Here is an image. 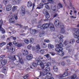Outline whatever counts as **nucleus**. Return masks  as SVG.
<instances>
[{"instance_id":"f257e3e1","label":"nucleus","mask_w":79,"mask_h":79,"mask_svg":"<svg viewBox=\"0 0 79 79\" xmlns=\"http://www.w3.org/2000/svg\"><path fill=\"white\" fill-rule=\"evenodd\" d=\"M73 35L74 37L79 40V29H75L73 31Z\"/></svg>"},{"instance_id":"f03ea898","label":"nucleus","mask_w":79,"mask_h":79,"mask_svg":"<svg viewBox=\"0 0 79 79\" xmlns=\"http://www.w3.org/2000/svg\"><path fill=\"white\" fill-rule=\"evenodd\" d=\"M45 69H43L42 72H40V76H45L46 75L47 71H50V68H48L47 69V67H46L45 68Z\"/></svg>"},{"instance_id":"7ed1b4c3","label":"nucleus","mask_w":79,"mask_h":79,"mask_svg":"<svg viewBox=\"0 0 79 79\" xmlns=\"http://www.w3.org/2000/svg\"><path fill=\"white\" fill-rule=\"evenodd\" d=\"M67 76H68V71L66 70L63 75L61 74L58 75L56 76V77L59 79H63V77H65Z\"/></svg>"},{"instance_id":"20e7f679","label":"nucleus","mask_w":79,"mask_h":79,"mask_svg":"<svg viewBox=\"0 0 79 79\" xmlns=\"http://www.w3.org/2000/svg\"><path fill=\"white\" fill-rule=\"evenodd\" d=\"M58 37L60 39L58 43H60V44L61 45V47H63V44H62V43H63V40L62 39L63 38V36L61 35H58Z\"/></svg>"},{"instance_id":"39448f33","label":"nucleus","mask_w":79,"mask_h":79,"mask_svg":"<svg viewBox=\"0 0 79 79\" xmlns=\"http://www.w3.org/2000/svg\"><path fill=\"white\" fill-rule=\"evenodd\" d=\"M15 15H11V18L9 19V21L10 23H12V24L15 23Z\"/></svg>"},{"instance_id":"423d86ee","label":"nucleus","mask_w":79,"mask_h":79,"mask_svg":"<svg viewBox=\"0 0 79 79\" xmlns=\"http://www.w3.org/2000/svg\"><path fill=\"white\" fill-rule=\"evenodd\" d=\"M50 26H53V23H49L48 24L46 23L42 25L43 29H44L45 28H47L48 27H50Z\"/></svg>"},{"instance_id":"0eeeda50","label":"nucleus","mask_w":79,"mask_h":79,"mask_svg":"<svg viewBox=\"0 0 79 79\" xmlns=\"http://www.w3.org/2000/svg\"><path fill=\"white\" fill-rule=\"evenodd\" d=\"M3 25V21L2 20H0V30L1 31H2V34H4L5 32V30L2 28V25Z\"/></svg>"},{"instance_id":"6e6552de","label":"nucleus","mask_w":79,"mask_h":79,"mask_svg":"<svg viewBox=\"0 0 79 79\" xmlns=\"http://www.w3.org/2000/svg\"><path fill=\"white\" fill-rule=\"evenodd\" d=\"M21 10V14L22 15H24L26 14V11H25V6H22Z\"/></svg>"},{"instance_id":"1a4fd4ad","label":"nucleus","mask_w":79,"mask_h":79,"mask_svg":"<svg viewBox=\"0 0 79 79\" xmlns=\"http://www.w3.org/2000/svg\"><path fill=\"white\" fill-rule=\"evenodd\" d=\"M60 27L61 29V30L60 31L61 33L62 34H64V33L65 32V30L64 29V25H60Z\"/></svg>"},{"instance_id":"9d476101","label":"nucleus","mask_w":79,"mask_h":79,"mask_svg":"<svg viewBox=\"0 0 79 79\" xmlns=\"http://www.w3.org/2000/svg\"><path fill=\"white\" fill-rule=\"evenodd\" d=\"M39 50H40V46L39 44L36 46V49L35 50V51L36 53H38V52L39 51Z\"/></svg>"},{"instance_id":"9b49d317","label":"nucleus","mask_w":79,"mask_h":79,"mask_svg":"<svg viewBox=\"0 0 79 79\" xmlns=\"http://www.w3.org/2000/svg\"><path fill=\"white\" fill-rule=\"evenodd\" d=\"M55 26L57 27H59V24H60V22L59 20L58 19H56L55 22Z\"/></svg>"},{"instance_id":"f8f14e48","label":"nucleus","mask_w":79,"mask_h":79,"mask_svg":"<svg viewBox=\"0 0 79 79\" xmlns=\"http://www.w3.org/2000/svg\"><path fill=\"white\" fill-rule=\"evenodd\" d=\"M27 59L28 60H31L33 58V56L32 54H30L29 55H27L26 56Z\"/></svg>"},{"instance_id":"ddd939ff","label":"nucleus","mask_w":79,"mask_h":79,"mask_svg":"<svg viewBox=\"0 0 79 79\" xmlns=\"http://www.w3.org/2000/svg\"><path fill=\"white\" fill-rule=\"evenodd\" d=\"M57 53V54L59 55H60V56H63V55H64V52L61 51H58Z\"/></svg>"},{"instance_id":"4468645a","label":"nucleus","mask_w":79,"mask_h":79,"mask_svg":"<svg viewBox=\"0 0 79 79\" xmlns=\"http://www.w3.org/2000/svg\"><path fill=\"white\" fill-rule=\"evenodd\" d=\"M49 72V71H47L46 74L47 77H46L45 78H47V79H48V77H51V76H52V74H51V73L50 72Z\"/></svg>"},{"instance_id":"2eb2a0df","label":"nucleus","mask_w":79,"mask_h":79,"mask_svg":"<svg viewBox=\"0 0 79 79\" xmlns=\"http://www.w3.org/2000/svg\"><path fill=\"white\" fill-rule=\"evenodd\" d=\"M12 7L11 5H8L7 6L6 10L7 11H10L11 10Z\"/></svg>"},{"instance_id":"dca6fc26","label":"nucleus","mask_w":79,"mask_h":79,"mask_svg":"<svg viewBox=\"0 0 79 79\" xmlns=\"http://www.w3.org/2000/svg\"><path fill=\"white\" fill-rule=\"evenodd\" d=\"M44 4H43V3H40V6H38L37 7V9H40L44 7Z\"/></svg>"},{"instance_id":"f3484780","label":"nucleus","mask_w":79,"mask_h":79,"mask_svg":"<svg viewBox=\"0 0 79 79\" xmlns=\"http://www.w3.org/2000/svg\"><path fill=\"white\" fill-rule=\"evenodd\" d=\"M36 32H37V31L35 30V29L31 30H30V33L31 34H35Z\"/></svg>"},{"instance_id":"a211bd4d","label":"nucleus","mask_w":79,"mask_h":79,"mask_svg":"<svg viewBox=\"0 0 79 79\" xmlns=\"http://www.w3.org/2000/svg\"><path fill=\"white\" fill-rule=\"evenodd\" d=\"M63 5L60 3H59L58 4L57 8L60 9V8H63Z\"/></svg>"},{"instance_id":"6ab92c4d","label":"nucleus","mask_w":79,"mask_h":79,"mask_svg":"<svg viewBox=\"0 0 79 79\" xmlns=\"http://www.w3.org/2000/svg\"><path fill=\"white\" fill-rule=\"evenodd\" d=\"M55 51H56V52H58V51H62V50H63V48L62 47H60L59 48H56L55 49Z\"/></svg>"},{"instance_id":"aec40b11","label":"nucleus","mask_w":79,"mask_h":79,"mask_svg":"<svg viewBox=\"0 0 79 79\" xmlns=\"http://www.w3.org/2000/svg\"><path fill=\"white\" fill-rule=\"evenodd\" d=\"M7 62V60H6V59H4V60H3L2 61L1 63L2 65H5L6 63V62Z\"/></svg>"},{"instance_id":"412c9836","label":"nucleus","mask_w":79,"mask_h":79,"mask_svg":"<svg viewBox=\"0 0 79 79\" xmlns=\"http://www.w3.org/2000/svg\"><path fill=\"white\" fill-rule=\"evenodd\" d=\"M32 3L31 2L29 1L27 3V6H28V7H31V6H32Z\"/></svg>"},{"instance_id":"4be33fe9","label":"nucleus","mask_w":79,"mask_h":79,"mask_svg":"<svg viewBox=\"0 0 79 79\" xmlns=\"http://www.w3.org/2000/svg\"><path fill=\"white\" fill-rule=\"evenodd\" d=\"M50 30L52 32V31H55V28L54 27V26L53 24V26L51 25L50 26Z\"/></svg>"},{"instance_id":"5701e85b","label":"nucleus","mask_w":79,"mask_h":79,"mask_svg":"<svg viewBox=\"0 0 79 79\" xmlns=\"http://www.w3.org/2000/svg\"><path fill=\"white\" fill-rule=\"evenodd\" d=\"M19 63L20 62L21 64H24V61H23V60L21 58L20 59L19 57Z\"/></svg>"},{"instance_id":"b1692460","label":"nucleus","mask_w":79,"mask_h":79,"mask_svg":"<svg viewBox=\"0 0 79 79\" xmlns=\"http://www.w3.org/2000/svg\"><path fill=\"white\" fill-rule=\"evenodd\" d=\"M53 69L55 72H57L58 71V67L56 66H54L53 67Z\"/></svg>"},{"instance_id":"393cba45","label":"nucleus","mask_w":79,"mask_h":79,"mask_svg":"<svg viewBox=\"0 0 79 79\" xmlns=\"http://www.w3.org/2000/svg\"><path fill=\"white\" fill-rule=\"evenodd\" d=\"M8 51L9 52H15V49L13 50V47H11L8 49Z\"/></svg>"},{"instance_id":"a878e982","label":"nucleus","mask_w":79,"mask_h":79,"mask_svg":"<svg viewBox=\"0 0 79 79\" xmlns=\"http://www.w3.org/2000/svg\"><path fill=\"white\" fill-rule=\"evenodd\" d=\"M54 48V46L52 44H48V48L52 49Z\"/></svg>"},{"instance_id":"bb28decb","label":"nucleus","mask_w":79,"mask_h":79,"mask_svg":"<svg viewBox=\"0 0 79 79\" xmlns=\"http://www.w3.org/2000/svg\"><path fill=\"white\" fill-rule=\"evenodd\" d=\"M44 34H45V32L44 31H42V32H40V37H43V36L44 35Z\"/></svg>"},{"instance_id":"cd10ccee","label":"nucleus","mask_w":79,"mask_h":79,"mask_svg":"<svg viewBox=\"0 0 79 79\" xmlns=\"http://www.w3.org/2000/svg\"><path fill=\"white\" fill-rule=\"evenodd\" d=\"M43 13L44 15H46L48 13V11L46 10H43Z\"/></svg>"},{"instance_id":"c85d7f7f","label":"nucleus","mask_w":79,"mask_h":79,"mask_svg":"<svg viewBox=\"0 0 79 79\" xmlns=\"http://www.w3.org/2000/svg\"><path fill=\"white\" fill-rule=\"evenodd\" d=\"M13 3L14 5H16V4H18L19 3L18 1L16 0H12Z\"/></svg>"},{"instance_id":"c756f323","label":"nucleus","mask_w":79,"mask_h":79,"mask_svg":"<svg viewBox=\"0 0 79 79\" xmlns=\"http://www.w3.org/2000/svg\"><path fill=\"white\" fill-rule=\"evenodd\" d=\"M42 3L44 4V5H46L47 4H48L49 2H47L46 3V0H42Z\"/></svg>"},{"instance_id":"7c9ffc66","label":"nucleus","mask_w":79,"mask_h":79,"mask_svg":"<svg viewBox=\"0 0 79 79\" xmlns=\"http://www.w3.org/2000/svg\"><path fill=\"white\" fill-rule=\"evenodd\" d=\"M13 62L14 64H15V65H18L19 64V62L17 61L16 60H14Z\"/></svg>"},{"instance_id":"2f4dec72","label":"nucleus","mask_w":79,"mask_h":79,"mask_svg":"<svg viewBox=\"0 0 79 79\" xmlns=\"http://www.w3.org/2000/svg\"><path fill=\"white\" fill-rule=\"evenodd\" d=\"M74 42H75V40H74V39H73L70 40L69 41V44H73V43H74Z\"/></svg>"},{"instance_id":"473e14b6","label":"nucleus","mask_w":79,"mask_h":79,"mask_svg":"<svg viewBox=\"0 0 79 79\" xmlns=\"http://www.w3.org/2000/svg\"><path fill=\"white\" fill-rule=\"evenodd\" d=\"M51 65V63L50 62H48L46 64V66H47V67H46V68H47V69H48V68H50V67H49L48 66H50Z\"/></svg>"},{"instance_id":"72a5a7b5","label":"nucleus","mask_w":79,"mask_h":79,"mask_svg":"<svg viewBox=\"0 0 79 79\" xmlns=\"http://www.w3.org/2000/svg\"><path fill=\"white\" fill-rule=\"evenodd\" d=\"M32 65L33 66V67H34L35 68H36V67L37 66V64L35 62H33Z\"/></svg>"},{"instance_id":"f704fd0d","label":"nucleus","mask_w":79,"mask_h":79,"mask_svg":"<svg viewBox=\"0 0 79 79\" xmlns=\"http://www.w3.org/2000/svg\"><path fill=\"white\" fill-rule=\"evenodd\" d=\"M44 56H46V57L47 58H49L50 59H51V57H50V54H48L44 55Z\"/></svg>"},{"instance_id":"c9c22d12","label":"nucleus","mask_w":79,"mask_h":79,"mask_svg":"<svg viewBox=\"0 0 79 79\" xmlns=\"http://www.w3.org/2000/svg\"><path fill=\"white\" fill-rule=\"evenodd\" d=\"M28 53V51H27L26 49H25V50H24L23 55H27Z\"/></svg>"},{"instance_id":"e433bc0d","label":"nucleus","mask_w":79,"mask_h":79,"mask_svg":"<svg viewBox=\"0 0 79 79\" xmlns=\"http://www.w3.org/2000/svg\"><path fill=\"white\" fill-rule=\"evenodd\" d=\"M23 78L24 79H28L29 78V75H28V74H27V75L24 76L23 77Z\"/></svg>"},{"instance_id":"4c0bfd02","label":"nucleus","mask_w":79,"mask_h":79,"mask_svg":"<svg viewBox=\"0 0 79 79\" xmlns=\"http://www.w3.org/2000/svg\"><path fill=\"white\" fill-rule=\"evenodd\" d=\"M68 48H69V47H68H68H67L66 48V50H68L69 52L71 53V52H72V49H68Z\"/></svg>"},{"instance_id":"58836bf2","label":"nucleus","mask_w":79,"mask_h":79,"mask_svg":"<svg viewBox=\"0 0 79 79\" xmlns=\"http://www.w3.org/2000/svg\"><path fill=\"white\" fill-rule=\"evenodd\" d=\"M76 77H77V76H76V74H74L71 77V79H74L75 78H76Z\"/></svg>"},{"instance_id":"ea45409f","label":"nucleus","mask_w":79,"mask_h":79,"mask_svg":"<svg viewBox=\"0 0 79 79\" xmlns=\"http://www.w3.org/2000/svg\"><path fill=\"white\" fill-rule=\"evenodd\" d=\"M17 47L19 48H20L21 46H23V44L21 43H19L17 45Z\"/></svg>"},{"instance_id":"a19ab883","label":"nucleus","mask_w":79,"mask_h":79,"mask_svg":"<svg viewBox=\"0 0 79 79\" xmlns=\"http://www.w3.org/2000/svg\"><path fill=\"white\" fill-rule=\"evenodd\" d=\"M50 18V14L49 13L47 14L46 15V19H48Z\"/></svg>"},{"instance_id":"79ce46f5","label":"nucleus","mask_w":79,"mask_h":79,"mask_svg":"<svg viewBox=\"0 0 79 79\" xmlns=\"http://www.w3.org/2000/svg\"><path fill=\"white\" fill-rule=\"evenodd\" d=\"M40 67L42 69H44L45 67H44V63H41V64L40 65Z\"/></svg>"},{"instance_id":"37998d69","label":"nucleus","mask_w":79,"mask_h":79,"mask_svg":"<svg viewBox=\"0 0 79 79\" xmlns=\"http://www.w3.org/2000/svg\"><path fill=\"white\" fill-rule=\"evenodd\" d=\"M38 28H41V29L42 30H43V27H42V26L40 24H39L38 26Z\"/></svg>"},{"instance_id":"c03bdc74","label":"nucleus","mask_w":79,"mask_h":79,"mask_svg":"<svg viewBox=\"0 0 79 79\" xmlns=\"http://www.w3.org/2000/svg\"><path fill=\"white\" fill-rule=\"evenodd\" d=\"M42 47L44 48H46V47H47V44H45V43H43L42 46Z\"/></svg>"},{"instance_id":"a18cd8bd","label":"nucleus","mask_w":79,"mask_h":79,"mask_svg":"<svg viewBox=\"0 0 79 79\" xmlns=\"http://www.w3.org/2000/svg\"><path fill=\"white\" fill-rule=\"evenodd\" d=\"M24 42L26 43V44H29V41L27 39H26L24 40Z\"/></svg>"},{"instance_id":"49530a36","label":"nucleus","mask_w":79,"mask_h":79,"mask_svg":"<svg viewBox=\"0 0 79 79\" xmlns=\"http://www.w3.org/2000/svg\"><path fill=\"white\" fill-rule=\"evenodd\" d=\"M42 63V61L40 60H38L37 62V64L38 65H40Z\"/></svg>"},{"instance_id":"de8ad7c7","label":"nucleus","mask_w":79,"mask_h":79,"mask_svg":"<svg viewBox=\"0 0 79 79\" xmlns=\"http://www.w3.org/2000/svg\"><path fill=\"white\" fill-rule=\"evenodd\" d=\"M61 44H57L56 45V47H57V48H60V47H62L63 46H61Z\"/></svg>"},{"instance_id":"09e8293b","label":"nucleus","mask_w":79,"mask_h":79,"mask_svg":"<svg viewBox=\"0 0 79 79\" xmlns=\"http://www.w3.org/2000/svg\"><path fill=\"white\" fill-rule=\"evenodd\" d=\"M17 8H16V6H14L13 8H12V11H15V10H16Z\"/></svg>"},{"instance_id":"8fccbe9b","label":"nucleus","mask_w":79,"mask_h":79,"mask_svg":"<svg viewBox=\"0 0 79 79\" xmlns=\"http://www.w3.org/2000/svg\"><path fill=\"white\" fill-rule=\"evenodd\" d=\"M52 10L53 11H56V6H54L53 7H52Z\"/></svg>"},{"instance_id":"3c124183","label":"nucleus","mask_w":79,"mask_h":79,"mask_svg":"<svg viewBox=\"0 0 79 79\" xmlns=\"http://www.w3.org/2000/svg\"><path fill=\"white\" fill-rule=\"evenodd\" d=\"M45 7L47 9H48V10H50V7H49L48 5H46Z\"/></svg>"},{"instance_id":"603ef678","label":"nucleus","mask_w":79,"mask_h":79,"mask_svg":"<svg viewBox=\"0 0 79 79\" xmlns=\"http://www.w3.org/2000/svg\"><path fill=\"white\" fill-rule=\"evenodd\" d=\"M34 42V39L33 38H31L30 39V43H33Z\"/></svg>"},{"instance_id":"864d4df0","label":"nucleus","mask_w":79,"mask_h":79,"mask_svg":"<svg viewBox=\"0 0 79 79\" xmlns=\"http://www.w3.org/2000/svg\"><path fill=\"white\" fill-rule=\"evenodd\" d=\"M45 52V51H44V49H42L40 51V53L41 54H44V52Z\"/></svg>"},{"instance_id":"5fc2aeb1","label":"nucleus","mask_w":79,"mask_h":79,"mask_svg":"<svg viewBox=\"0 0 79 79\" xmlns=\"http://www.w3.org/2000/svg\"><path fill=\"white\" fill-rule=\"evenodd\" d=\"M66 64V63H65V62L63 61L61 63V65L62 66H64Z\"/></svg>"},{"instance_id":"6e6d98bb","label":"nucleus","mask_w":79,"mask_h":79,"mask_svg":"<svg viewBox=\"0 0 79 79\" xmlns=\"http://www.w3.org/2000/svg\"><path fill=\"white\" fill-rule=\"evenodd\" d=\"M12 59L13 61H15V60L16 59V56H14L12 57Z\"/></svg>"},{"instance_id":"4d7b16f0","label":"nucleus","mask_w":79,"mask_h":79,"mask_svg":"<svg viewBox=\"0 0 79 79\" xmlns=\"http://www.w3.org/2000/svg\"><path fill=\"white\" fill-rule=\"evenodd\" d=\"M31 47H32V46L31 44H29L27 46V48L28 49H30V48H31Z\"/></svg>"},{"instance_id":"13d9d810","label":"nucleus","mask_w":79,"mask_h":79,"mask_svg":"<svg viewBox=\"0 0 79 79\" xmlns=\"http://www.w3.org/2000/svg\"><path fill=\"white\" fill-rule=\"evenodd\" d=\"M6 70V67H5L3 68L2 69V71H4V72H5V71Z\"/></svg>"},{"instance_id":"bf43d9fd","label":"nucleus","mask_w":79,"mask_h":79,"mask_svg":"<svg viewBox=\"0 0 79 79\" xmlns=\"http://www.w3.org/2000/svg\"><path fill=\"white\" fill-rule=\"evenodd\" d=\"M48 2H49V3H53V0H48Z\"/></svg>"},{"instance_id":"052dcab7","label":"nucleus","mask_w":79,"mask_h":79,"mask_svg":"<svg viewBox=\"0 0 79 79\" xmlns=\"http://www.w3.org/2000/svg\"><path fill=\"white\" fill-rule=\"evenodd\" d=\"M4 3L5 4H6L7 3V2H8V0H4L3 1Z\"/></svg>"},{"instance_id":"680f3d73","label":"nucleus","mask_w":79,"mask_h":79,"mask_svg":"<svg viewBox=\"0 0 79 79\" xmlns=\"http://www.w3.org/2000/svg\"><path fill=\"white\" fill-rule=\"evenodd\" d=\"M4 57H5V55H2L1 56V58L3 59Z\"/></svg>"},{"instance_id":"e2e57ef3","label":"nucleus","mask_w":79,"mask_h":79,"mask_svg":"<svg viewBox=\"0 0 79 79\" xmlns=\"http://www.w3.org/2000/svg\"><path fill=\"white\" fill-rule=\"evenodd\" d=\"M50 54L52 56H54L55 55V53L54 52H50Z\"/></svg>"},{"instance_id":"0e129e2a","label":"nucleus","mask_w":79,"mask_h":79,"mask_svg":"<svg viewBox=\"0 0 79 79\" xmlns=\"http://www.w3.org/2000/svg\"><path fill=\"white\" fill-rule=\"evenodd\" d=\"M44 42H46L47 43H48L49 42H50V40H44Z\"/></svg>"},{"instance_id":"69168bd1","label":"nucleus","mask_w":79,"mask_h":79,"mask_svg":"<svg viewBox=\"0 0 79 79\" xmlns=\"http://www.w3.org/2000/svg\"><path fill=\"white\" fill-rule=\"evenodd\" d=\"M1 44L3 46L6 44V43L5 42H2L1 43Z\"/></svg>"},{"instance_id":"338daca9","label":"nucleus","mask_w":79,"mask_h":79,"mask_svg":"<svg viewBox=\"0 0 79 79\" xmlns=\"http://www.w3.org/2000/svg\"><path fill=\"white\" fill-rule=\"evenodd\" d=\"M7 45L9 46H11V45H12V43H9V44H7Z\"/></svg>"},{"instance_id":"774afa93","label":"nucleus","mask_w":79,"mask_h":79,"mask_svg":"<svg viewBox=\"0 0 79 79\" xmlns=\"http://www.w3.org/2000/svg\"><path fill=\"white\" fill-rule=\"evenodd\" d=\"M45 79H54V78H53V77H51L49 79L47 78H45Z\"/></svg>"}]
</instances>
